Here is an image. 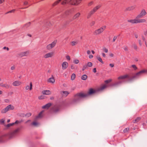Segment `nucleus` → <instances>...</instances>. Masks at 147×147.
<instances>
[{
    "instance_id": "1",
    "label": "nucleus",
    "mask_w": 147,
    "mask_h": 147,
    "mask_svg": "<svg viewBox=\"0 0 147 147\" xmlns=\"http://www.w3.org/2000/svg\"><path fill=\"white\" fill-rule=\"evenodd\" d=\"M146 73H147V70L143 69L136 73L133 76L127 74L121 76L118 78L117 79L119 81L115 82L113 85L117 86L121 85L123 82L126 81H132L134 79L138 78L142 74Z\"/></svg>"
},
{
    "instance_id": "2",
    "label": "nucleus",
    "mask_w": 147,
    "mask_h": 147,
    "mask_svg": "<svg viewBox=\"0 0 147 147\" xmlns=\"http://www.w3.org/2000/svg\"><path fill=\"white\" fill-rule=\"evenodd\" d=\"M106 87L107 86L105 85H104L98 88L97 90L91 88L89 90V92L86 93L82 92L78 93L74 95L73 99L70 102V104L75 103L80 101L82 99L86 97L89 95L93 94L96 93L97 91L102 90Z\"/></svg>"
},
{
    "instance_id": "3",
    "label": "nucleus",
    "mask_w": 147,
    "mask_h": 147,
    "mask_svg": "<svg viewBox=\"0 0 147 147\" xmlns=\"http://www.w3.org/2000/svg\"><path fill=\"white\" fill-rule=\"evenodd\" d=\"M22 128V126L18 127L12 132L0 136V143L5 141L7 139L11 138L18 134Z\"/></svg>"
},
{
    "instance_id": "4",
    "label": "nucleus",
    "mask_w": 147,
    "mask_h": 147,
    "mask_svg": "<svg viewBox=\"0 0 147 147\" xmlns=\"http://www.w3.org/2000/svg\"><path fill=\"white\" fill-rule=\"evenodd\" d=\"M127 21L129 23L131 24H137L138 23H145L146 22V20L145 19H129L127 20Z\"/></svg>"
},
{
    "instance_id": "5",
    "label": "nucleus",
    "mask_w": 147,
    "mask_h": 147,
    "mask_svg": "<svg viewBox=\"0 0 147 147\" xmlns=\"http://www.w3.org/2000/svg\"><path fill=\"white\" fill-rule=\"evenodd\" d=\"M101 7V5H98L95 7L94 8L91 10L88 13L87 18H90L91 16L96 12Z\"/></svg>"
},
{
    "instance_id": "6",
    "label": "nucleus",
    "mask_w": 147,
    "mask_h": 147,
    "mask_svg": "<svg viewBox=\"0 0 147 147\" xmlns=\"http://www.w3.org/2000/svg\"><path fill=\"white\" fill-rule=\"evenodd\" d=\"M61 105L60 104H57L53 107L51 109V111L56 113L59 111L60 109Z\"/></svg>"
},
{
    "instance_id": "7",
    "label": "nucleus",
    "mask_w": 147,
    "mask_h": 147,
    "mask_svg": "<svg viewBox=\"0 0 147 147\" xmlns=\"http://www.w3.org/2000/svg\"><path fill=\"white\" fill-rule=\"evenodd\" d=\"M147 13L145 9H142L141 11L140 14L137 16L136 18L137 19H139V18L146 16L147 14Z\"/></svg>"
},
{
    "instance_id": "8",
    "label": "nucleus",
    "mask_w": 147,
    "mask_h": 147,
    "mask_svg": "<svg viewBox=\"0 0 147 147\" xmlns=\"http://www.w3.org/2000/svg\"><path fill=\"white\" fill-rule=\"evenodd\" d=\"M57 42V40H55L51 44L48 45L47 46V49L48 50H50L53 48L56 45Z\"/></svg>"
},
{
    "instance_id": "9",
    "label": "nucleus",
    "mask_w": 147,
    "mask_h": 147,
    "mask_svg": "<svg viewBox=\"0 0 147 147\" xmlns=\"http://www.w3.org/2000/svg\"><path fill=\"white\" fill-rule=\"evenodd\" d=\"M73 0H64L61 3V4L63 5H65L66 4L70 3V4L72 5L71 3L73 2Z\"/></svg>"
},
{
    "instance_id": "10",
    "label": "nucleus",
    "mask_w": 147,
    "mask_h": 147,
    "mask_svg": "<svg viewBox=\"0 0 147 147\" xmlns=\"http://www.w3.org/2000/svg\"><path fill=\"white\" fill-rule=\"evenodd\" d=\"M61 94L63 97H66L69 92L67 91H62L61 92Z\"/></svg>"
},
{
    "instance_id": "11",
    "label": "nucleus",
    "mask_w": 147,
    "mask_h": 147,
    "mask_svg": "<svg viewBox=\"0 0 147 147\" xmlns=\"http://www.w3.org/2000/svg\"><path fill=\"white\" fill-rule=\"evenodd\" d=\"M68 63L66 62H63L62 64V69L64 70L66 69L68 67Z\"/></svg>"
},
{
    "instance_id": "12",
    "label": "nucleus",
    "mask_w": 147,
    "mask_h": 147,
    "mask_svg": "<svg viewBox=\"0 0 147 147\" xmlns=\"http://www.w3.org/2000/svg\"><path fill=\"white\" fill-rule=\"evenodd\" d=\"M104 30L103 28H99L94 31V34H99L103 32Z\"/></svg>"
},
{
    "instance_id": "13",
    "label": "nucleus",
    "mask_w": 147,
    "mask_h": 147,
    "mask_svg": "<svg viewBox=\"0 0 147 147\" xmlns=\"http://www.w3.org/2000/svg\"><path fill=\"white\" fill-rule=\"evenodd\" d=\"M44 111H42L40 113H39L38 115L37 116H36L35 119V120H37L38 119L41 118L43 116V113Z\"/></svg>"
},
{
    "instance_id": "14",
    "label": "nucleus",
    "mask_w": 147,
    "mask_h": 147,
    "mask_svg": "<svg viewBox=\"0 0 147 147\" xmlns=\"http://www.w3.org/2000/svg\"><path fill=\"white\" fill-rule=\"evenodd\" d=\"M53 53L51 52L49 53L46 54L44 56L45 58H47L51 57L53 56Z\"/></svg>"
},
{
    "instance_id": "15",
    "label": "nucleus",
    "mask_w": 147,
    "mask_h": 147,
    "mask_svg": "<svg viewBox=\"0 0 147 147\" xmlns=\"http://www.w3.org/2000/svg\"><path fill=\"white\" fill-rule=\"evenodd\" d=\"M22 84V82L19 81H15L12 83V85L14 86H18Z\"/></svg>"
},
{
    "instance_id": "16",
    "label": "nucleus",
    "mask_w": 147,
    "mask_h": 147,
    "mask_svg": "<svg viewBox=\"0 0 147 147\" xmlns=\"http://www.w3.org/2000/svg\"><path fill=\"white\" fill-rule=\"evenodd\" d=\"M52 105V104L51 103H49L43 106L42 107V108L43 109H48Z\"/></svg>"
},
{
    "instance_id": "17",
    "label": "nucleus",
    "mask_w": 147,
    "mask_h": 147,
    "mask_svg": "<svg viewBox=\"0 0 147 147\" xmlns=\"http://www.w3.org/2000/svg\"><path fill=\"white\" fill-rule=\"evenodd\" d=\"M42 93L43 94L49 95L51 94V93L49 90H44L42 92Z\"/></svg>"
},
{
    "instance_id": "18",
    "label": "nucleus",
    "mask_w": 147,
    "mask_h": 147,
    "mask_svg": "<svg viewBox=\"0 0 147 147\" xmlns=\"http://www.w3.org/2000/svg\"><path fill=\"white\" fill-rule=\"evenodd\" d=\"M28 54V51H25L22 52L20 53L19 56L20 57H22L24 56H26Z\"/></svg>"
},
{
    "instance_id": "19",
    "label": "nucleus",
    "mask_w": 147,
    "mask_h": 147,
    "mask_svg": "<svg viewBox=\"0 0 147 147\" xmlns=\"http://www.w3.org/2000/svg\"><path fill=\"white\" fill-rule=\"evenodd\" d=\"M0 86L1 87H4L6 88H8L10 87V85L6 84H4L3 83H1L0 84Z\"/></svg>"
},
{
    "instance_id": "20",
    "label": "nucleus",
    "mask_w": 147,
    "mask_h": 147,
    "mask_svg": "<svg viewBox=\"0 0 147 147\" xmlns=\"http://www.w3.org/2000/svg\"><path fill=\"white\" fill-rule=\"evenodd\" d=\"M6 108L7 109V110H8V111H9L10 110H13L14 109V107L11 105H8L6 107Z\"/></svg>"
},
{
    "instance_id": "21",
    "label": "nucleus",
    "mask_w": 147,
    "mask_h": 147,
    "mask_svg": "<svg viewBox=\"0 0 147 147\" xmlns=\"http://www.w3.org/2000/svg\"><path fill=\"white\" fill-rule=\"evenodd\" d=\"M55 82V80L53 77L49 78L48 80V82L52 83H54Z\"/></svg>"
},
{
    "instance_id": "22",
    "label": "nucleus",
    "mask_w": 147,
    "mask_h": 147,
    "mask_svg": "<svg viewBox=\"0 0 147 147\" xmlns=\"http://www.w3.org/2000/svg\"><path fill=\"white\" fill-rule=\"evenodd\" d=\"M32 83L31 82L30 83V86L28 85L26 86V90L29 89L30 90H31L32 89Z\"/></svg>"
},
{
    "instance_id": "23",
    "label": "nucleus",
    "mask_w": 147,
    "mask_h": 147,
    "mask_svg": "<svg viewBox=\"0 0 147 147\" xmlns=\"http://www.w3.org/2000/svg\"><path fill=\"white\" fill-rule=\"evenodd\" d=\"M135 8V7L134 6H131L126 9V10L127 11H131L134 9Z\"/></svg>"
},
{
    "instance_id": "24",
    "label": "nucleus",
    "mask_w": 147,
    "mask_h": 147,
    "mask_svg": "<svg viewBox=\"0 0 147 147\" xmlns=\"http://www.w3.org/2000/svg\"><path fill=\"white\" fill-rule=\"evenodd\" d=\"M80 15V13H78L75 14L73 17V19H75L79 17Z\"/></svg>"
},
{
    "instance_id": "25",
    "label": "nucleus",
    "mask_w": 147,
    "mask_h": 147,
    "mask_svg": "<svg viewBox=\"0 0 147 147\" xmlns=\"http://www.w3.org/2000/svg\"><path fill=\"white\" fill-rule=\"evenodd\" d=\"M61 0H58L57 1H56L52 4V6L53 7H54Z\"/></svg>"
},
{
    "instance_id": "26",
    "label": "nucleus",
    "mask_w": 147,
    "mask_h": 147,
    "mask_svg": "<svg viewBox=\"0 0 147 147\" xmlns=\"http://www.w3.org/2000/svg\"><path fill=\"white\" fill-rule=\"evenodd\" d=\"M141 119L140 117H138L136 119L133 121V123H136L138 122Z\"/></svg>"
},
{
    "instance_id": "27",
    "label": "nucleus",
    "mask_w": 147,
    "mask_h": 147,
    "mask_svg": "<svg viewBox=\"0 0 147 147\" xmlns=\"http://www.w3.org/2000/svg\"><path fill=\"white\" fill-rule=\"evenodd\" d=\"M31 23L30 22H28L25 24L24 26V27L26 28H27L28 27H29L30 26Z\"/></svg>"
},
{
    "instance_id": "28",
    "label": "nucleus",
    "mask_w": 147,
    "mask_h": 147,
    "mask_svg": "<svg viewBox=\"0 0 147 147\" xmlns=\"http://www.w3.org/2000/svg\"><path fill=\"white\" fill-rule=\"evenodd\" d=\"M132 47L136 51H138V48L137 45L135 44H134L132 45Z\"/></svg>"
},
{
    "instance_id": "29",
    "label": "nucleus",
    "mask_w": 147,
    "mask_h": 147,
    "mask_svg": "<svg viewBox=\"0 0 147 147\" xmlns=\"http://www.w3.org/2000/svg\"><path fill=\"white\" fill-rule=\"evenodd\" d=\"M87 78V76L86 75L84 74L82 76L81 79L83 80H86Z\"/></svg>"
},
{
    "instance_id": "30",
    "label": "nucleus",
    "mask_w": 147,
    "mask_h": 147,
    "mask_svg": "<svg viewBox=\"0 0 147 147\" xmlns=\"http://www.w3.org/2000/svg\"><path fill=\"white\" fill-rule=\"evenodd\" d=\"M78 41H73L71 42V45L72 46H74L78 43Z\"/></svg>"
},
{
    "instance_id": "31",
    "label": "nucleus",
    "mask_w": 147,
    "mask_h": 147,
    "mask_svg": "<svg viewBox=\"0 0 147 147\" xmlns=\"http://www.w3.org/2000/svg\"><path fill=\"white\" fill-rule=\"evenodd\" d=\"M8 111V110H7V109L6 107H5L4 109H2L1 111V113H6Z\"/></svg>"
},
{
    "instance_id": "32",
    "label": "nucleus",
    "mask_w": 147,
    "mask_h": 147,
    "mask_svg": "<svg viewBox=\"0 0 147 147\" xmlns=\"http://www.w3.org/2000/svg\"><path fill=\"white\" fill-rule=\"evenodd\" d=\"M97 59L98 61L100 62L101 63L103 64L104 62L102 61V59L99 56H97Z\"/></svg>"
},
{
    "instance_id": "33",
    "label": "nucleus",
    "mask_w": 147,
    "mask_h": 147,
    "mask_svg": "<svg viewBox=\"0 0 147 147\" xmlns=\"http://www.w3.org/2000/svg\"><path fill=\"white\" fill-rule=\"evenodd\" d=\"M129 130V128L128 127L124 129L123 131V132L125 133H127Z\"/></svg>"
},
{
    "instance_id": "34",
    "label": "nucleus",
    "mask_w": 147,
    "mask_h": 147,
    "mask_svg": "<svg viewBox=\"0 0 147 147\" xmlns=\"http://www.w3.org/2000/svg\"><path fill=\"white\" fill-rule=\"evenodd\" d=\"M76 78V75L74 74H72L71 77V79L72 80H74Z\"/></svg>"
},
{
    "instance_id": "35",
    "label": "nucleus",
    "mask_w": 147,
    "mask_h": 147,
    "mask_svg": "<svg viewBox=\"0 0 147 147\" xmlns=\"http://www.w3.org/2000/svg\"><path fill=\"white\" fill-rule=\"evenodd\" d=\"M15 9H12L11 11H10L7 12L6 13V14H8V13H14V12H15Z\"/></svg>"
},
{
    "instance_id": "36",
    "label": "nucleus",
    "mask_w": 147,
    "mask_h": 147,
    "mask_svg": "<svg viewBox=\"0 0 147 147\" xmlns=\"http://www.w3.org/2000/svg\"><path fill=\"white\" fill-rule=\"evenodd\" d=\"M38 124V123L36 122H33L31 123V125L35 126H36Z\"/></svg>"
},
{
    "instance_id": "37",
    "label": "nucleus",
    "mask_w": 147,
    "mask_h": 147,
    "mask_svg": "<svg viewBox=\"0 0 147 147\" xmlns=\"http://www.w3.org/2000/svg\"><path fill=\"white\" fill-rule=\"evenodd\" d=\"M87 65L88 67H91L92 66V64L91 62H89L87 63Z\"/></svg>"
},
{
    "instance_id": "38",
    "label": "nucleus",
    "mask_w": 147,
    "mask_h": 147,
    "mask_svg": "<svg viewBox=\"0 0 147 147\" xmlns=\"http://www.w3.org/2000/svg\"><path fill=\"white\" fill-rule=\"evenodd\" d=\"M88 67V66L86 65H84L82 68V70L84 71L85 69H86Z\"/></svg>"
},
{
    "instance_id": "39",
    "label": "nucleus",
    "mask_w": 147,
    "mask_h": 147,
    "mask_svg": "<svg viewBox=\"0 0 147 147\" xmlns=\"http://www.w3.org/2000/svg\"><path fill=\"white\" fill-rule=\"evenodd\" d=\"M45 98V96L43 95H41L39 96L38 97V98L39 99H44Z\"/></svg>"
},
{
    "instance_id": "40",
    "label": "nucleus",
    "mask_w": 147,
    "mask_h": 147,
    "mask_svg": "<svg viewBox=\"0 0 147 147\" xmlns=\"http://www.w3.org/2000/svg\"><path fill=\"white\" fill-rule=\"evenodd\" d=\"M31 115V113H28L26 114L25 116L26 117H29Z\"/></svg>"
},
{
    "instance_id": "41",
    "label": "nucleus",
    "mask_w": 147,
    "mask_h": 147,
    "mask_svg": "<svg viewBox=\"0 0 147 147\" xmlns=\"http://www.w3.org/2000/svg\"><path fill=\"white\" fill-rule=\"evenodd\" d=\"M14 125V123H9V124H8L7 125V127H10L11 126H13V125Z\"/></svg>"
},
{
    "instance_id": "42",
    "label": "nucleus",
    "mask_w": 147,
    "mask_h": 147,
    "mask_svg": "<svg viewBox=\"0 0 147 147\" xmlns=\"http://www.w3.org/2000/svg\"><path fill=\"white\" fill-rule=\"evenodd\" d=\"M23 5H28V2L27 1H25L24 2Z\"/></svg>"
},
{
    "instance_id": "43",
    "label": "nucleus",
    "mask_w": 147,
    "mask_h": 147,
    "mask_svg": "<svg viewBox=\"0 0 147 147\" xmlns=\"http://www.w3.org/2000/svg\"><path fill=\"white\" fill-rule=\"evenodd\" d=\"M132 67L135 70H136L137 69V68L136 67L135 65H132Z\"/></svg>"
},
{
    "instance_id": "44",
    "label": "nucleus",
    "mask_w": 147,
    "mask_h": 147,
    "mask_svg": "<svg viewBox=\"0 0 147 147\" xmlns=\"http://www.w3.org/2000/svg\"><path fill=\"white\" fill-rule=\"evenodd\" d=\"M117 36H114L113 38L112 42H114L115 41V40L117 39Z\"/></svg>"
},
{
    "instance_id": "45",
    "label": "nucleus",
    "mask_w": 147,
    "mask_h": 147,
    "mask_svg": "<svg viewBox=\"0 0 147 147\" xmlns=\"http://www.w3.org/2000/svg\"><path fill=\"white\" fill-rule=\"evenodd\" d=\"M103 50L106 53H107L108 52V49L106 48L105 47L103 49Z\"/></svg>"
},
{
    "instance_id": "46",
    "label": "nucleus",
    "mask_w": 147,
    "mask_h": 147,
    "mask_svg": "<svg viewBox=\"0 0 147 147\" xmlns=\"http://www.w3.org/2000/svg\"><path fill=\"white\" fill-rule=\"evenodd\" d=\"M93 3V2L92 1H91L88 3V5L89 6H90L92 5Z\"/></svg>"
},
{
    "instance_id": "47",
    "label": "nucleus",
    "mask_w": 147,
    "mask_h": 147,
    "mask_svg": "<svg viewBox=\"0 0 147 147\" xmlns=\"http://www.w3.org/2000/svg\"><path fill=\"white\" fill-rule=\"evenodd\" d=\"M111 81V80H106L105 81V83L107 84H108L109 82H110Z\"/></svg>"
},
{
    "instance_id": "48",
    "label": "nucleus",
    "mask_w": 147,
    "mask_h": 147,
    "mask_svg": "<svg viewBox=\"0 0 147 147\" xmlns=\"http://www.w3.org/2000/svg\"><path fill=\"white\" fill-rule=\"evenodd\" d=\"M138 42H139V45H140V46H142V43L141 40L140 39H139V40H138Z\"/></svg>"
},
{
    "instance_id": "49",
    "label": "nucleus",
    "mask_w": 147,
    "mask_h": 147,
    "mask_svg": "<svg viewBox=\"0 0 147 147\" xmlns=\"http://www.w3.org/2000/svg\"><path fill=\"white\" fill-rule=\"evenodd\" d=\"M123 49L125 51H128V47L127 46H126L124 47Z\"/></svg>"
},
{
    "instance_id": "50",
    "label": "nucleus",
    "mask_w": 147,
    "mask_h": 147,
    "mask_svg": "<svg viewBox=\"0 0 147 147\" xmlns=\"http://www.w3.org/2000/svg\"><path fill=\"white\" fill-rule=\"evenodd\" d=\"M20 122H21L20 121H18V120H17L15 121V122L13 123H14V125L15 124H18L19 123H20Z\"/></svg>"
},
{
    "instance_id": "51",
    "label": "nucleus",
    "mask_w": 147,
    "mask_h": 147,
    "mask_svg": "<svg viewBox=\"0 0 147 147\" xmlns=\"http://www.w3.org/2000/svg\"><path fill=\"white\" fill-rule=\"evenodd\" d=\"M74 62L76 64H78L79 62V61L78 60H75L74 61Z\"/></svg>"
},
{
    "instance_id": "52",
    "label": "nucleus",
    "mask_w": 147,
    "mask_h": 147,
    "mask_svg": "<svg viewBox=\"0 0 147 147\" xmlns=\"http://www.w3.org/2000/svg\"><path fill=\"white\" fill-rule=\"evenodd\" d=\"M0 122L1 123L3 124L4 122V120L3 119H1L0 120Z\"/></svg>"
},
{
    "instance_id": "53",
    "label": "nucleus",
    "mask_w": 147,
    "mask_h": 147,
    "mask_svg": "<svg viewBox=\"0 0 147 147\" xmlns=\"http://www.w3.org/2000/svg\"><path fill=\"white\" fill-rule=\"evenodd\" d=\"M3 49H7V51H8L9 50V48L7 47H4L3 48Z\"/></svg>"
},
{
    "instance_id": "54",
    "label": "nucleus",
    "mask_w": 147,
    "mask_h": 147,
    "mask_svg": "<svg viewBox=\"0 0 147 147\" xmlns=\"http://www.w3.org/2000/svg\"><path fill=\"white\" fill-rule=\"evenodd\" d=\"M11 70H14L15 69V67L14 65H13L11 67Z\"/></svg>"
},
{
    "instance_id": "55",
    "label": "nucleus",
    "mask_w": 147,
    "mask_h": 147,
    "mask_svg": "<svg viewBox=\"0 0 147 147\" xmlns=\"http://www.w3.org/2000/svg\"><path fill=\"white\" fill-rule=\"evenodd\" d=\"M66 58L67 59V60H70V57L68 56V55H67L66 56Z\"/></svg>"
},
{
    "instance_id": "56",
    "label": "nucleus",
    "mask_w": 147,
    "mask_h": 147,
    "mask_svg": "<svg viewBox=\"0 0 147 147\" xmlns=\"http://www.w3.org/2000/svg\"><path fill=\"white\" fill-rule=\"evenodd\" d=\"M93 71L94 72V73H96V68H94L93 69Z\"/></svg>"
},
{
    "instance_id": "57",
    "label": "nucleus",
    "mask_w": 147,
    "mask_h": 147,
    "mask_svg": "<svg viewBox=\"0 0 147 147\" xmlns=\"http://www.w3.org/2000/svg\"><path fill=\"white\" fill-rule=\"evenodd\" d=\"M109 65L111 67H113L114 66V64H111V63L110 64H109Z\"/></svg>"
},
{
    "instance_id": "58",
    "label": "nucleus",
    "mask_w": 147,
    "mask_h": 147,
    "mask_svg": "<svg viewBox=\"0 0 147 147\" xmlns=\"http://www.w3.org/2000/svg\"><path fill=\"white\" fill-rule=\"evenodd\" d=\"M89 58L90 59H92L93 57V56L92 55H90L89 56Z\"/></svg>"
},
{
    "instance_id": "59",
    "label": "nucleus",
    "mask_w": 147,
    "mask_h": 147,
    "mask_svg": "<svg viewBox=\"0 0 147 147\" xmlns=\"http://www.w3.org/2000/svg\"><path fill=\"white\" fill-rule=\"evenodd\" d=\"M109 55L111 57H113V56H114V55L113 54V53H110Z\"/></svg>"
},
{
    "instance_id": "60",
    "label": "nucleus",
    "mask_w": 147,
    "mask_h": 147,
    "mask_svg": "<svg viewBox=\"0 0 147 147\" xmlns=\"http://www.w3.org/2000/svg\"><path fill=\"white\" fill-rule=\"evenodd\" d=\"M135 36L136 38H137L138 36V35L137 34H135Z\"/></svg>"
},
{
    "instance_id": "61",
    "label": "nucleus",
    "mask_w": 147,
    "mask_h": 147,
    "mask_svg": "<svg viewBox=\"0 0 147 147\" xmlns=\"http://www.w3.org/2000/svg\"><path fill=\"white\" fill-rule=\"evenodd\" d=\"M4 1V0H0V4H1V3H2Z\"/></svg>"
},
{
    "instance_id": "62",
    "label": "nucleus",
    "mask_w": 147,
    "mask_h": 147,
    "mask_svg": "<svg viewBox=\"0 0 147 147\" xmlns=\"http://www.w3.org/2000/svg\"><path fill=\"white\" fill-rule=\"evenodd\" d=\"M102 55L103 57H105L106 55H105V54L104 53H102Z\"/></svg>"
},
{
    "instance_id": "63",
    "label": "nucleus",
    "mask_w": 147,
    "mask_h": 147,
    "mask_svg": "<svg viewBox=\"0 0 147 147\" xmlns=\"http://www.w3.org/2000/svg\"><path fill=\"white\" fill-rule=\"evenodd\" d=\"M90 51L88 50L87 51V53L88 54H90Z\"/></svg>"
},
{
    "instance_id": "64",
    "label": "nucleus",
    "mask_w": 147,
    "mask_h": 147,
    "mask_svg": "<svg viewBox=\"0 0 147 147\" xmlns=\"http://www.w3.org/2000/svg\"><path fill=\"white\" fill-rule=\"evenodd\" d=\"M95 23V22H92L91 24V26L93 25Z\"/></svg>"
}]
</instances>
